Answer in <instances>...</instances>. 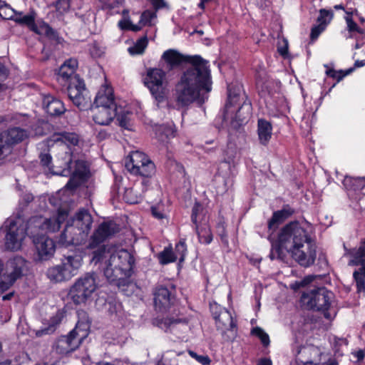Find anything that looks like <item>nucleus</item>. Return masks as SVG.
<instances>
[{
	"label": "nucleus",
	"mask_w": 365,
	"mask_h": 365,
	"mask_svg": "<svg viewBox=\"0 0 365 365\" xmlns=\"http://www.w3.org/2000/svg\"><path fill=\"white\" fill-rule=\"evenodd\" d=\"M1 229L6 232V249L11 251L19 250L27 235L25 225L19 223L14 219H7Z\"/></svg>",
	"instance_id": "obj_12"
},
{
	"label": "nucleus",
	"mask_w": 365,
	"mask_h": 365,
	"mask_svg": "<svg viewBox=\"0 0 365 365\" xmlns=\"http://www.w3.org/2000/svg\"><path fill=\"white\" fill-rule=\"evenodd\" d=\"M282 249L284 248L281 247L279 245L276 247H272L269 254L270 259L272 260L279 259H281L282 261H285L284 258Z\"/></svg>",
	"instance_id": "obj_59"
},
{
	"label": "nucleus",
	"mask_w": 365,
	"mask_h": 365,
	"mask_svg": "<svg viewBox=\"0 0 365 365\" xmlns=\"http://www.w3.org/2000/svg\"><path fill=\"white\" fill-rule=\"evenodd\" d=\"M33 242L35 245L37 259L46 261L51 258L56 251L54 241L44 235L34 237Z\"/></svg>",
	"instance_id": "obj_19"
},
{
	"label": "nucleus",
	"mask_w": 365,
	"mask_h": 365,
	"mask_svg": "<svg viewBox=\"0 0 365 365\" xmlns=\"http://www.w3.org/2000/svg\"><path fill=\"white\" fill-rule=\"evenodd\" d=\"M16 12L6 2H0V16L4 19H11L14 21Z\"/></svg>",
	"instance_id": "obj_45"
},
{
	"label": "nucleus",
	"mask_w": 365,
	"mask_h": 365,
	"mask_svg": "<svg viewBox=\"0 0 365 365\" xmlns=\"http://www.w3.org/2000/svg\"><path fill=\"white\" fill-rule=\"evenodd\" d=\"M43 107L52 116L60 115L66 111L63 103L51 95L43 96Z\"/></svg>",
	"instance_id": "obj_27"
},
{
	"label": "nucleus",
	"mask_w": 365,
	"mask_h": 365,
	"mask_svg": "<svg viewBox=\"0 0 365 365\" xmlns=\"http://www.w3.org/2000/svg\"><path fill=\"white\" fill-rule=\"evenodd\" d=\"M336 83H334L328 88V90H325L326 79H324V83L322 86L320 96L314 102V105H312L311 102L307 101V98H309V97L307 94L305 93L304 89L302 87L301 82L298 80V87L301 91L302 97L304 101L305 110V113L303 114V116L302 118V124L300 125L301 135L302 138L305 139V143L307 144V146L311 150H314V147L312 146L314 142L312 141L311 133L312 128V121L314 118H315L316 113L319 108L321 106L324 97L327 96L331 91V90L336 86Z\"/></svg>",
	"instance_id": "obj_7"
},
{
	"label": "nucleus",
	"mask_w": 365,
	"mask_h": 365,
	"mask_svg": "<svg viewBox=\"0 0 365 365\" xmlns=\"http://www.w3.org/2000/svg\"><path fill=\"white\" fill-rule=\"evenodd\" d=\"M159 261L162 264H167L173 262L178 259V256L173 252L170 248H165L163 252L159 254Z\"/></svg>",
	"instance_id": "obj_44"
},
{
	"label": "nucleus",
	"mask_w": 365,
	"mask_h": 365,
	"mask_svg": "<svg viewBox=\"0 0 365 365\" xmlns=\"http://www.w3.org/2000/svg\"><path fill=\"white\" fill-rule=\"evenodd\" d=\"M10 146L23 141L28 137V132L21 128L14 127L1 133Z\"/></svg>",
	"instance_id": "obj_32"
},
{
	"label": "nucleus",
	"mask_w": 365,
	"mask_h": 365,
	"mask_svg": "<svg viewBox=\"0 0 365 365\" xmlns=\"http://www.w3.org/2000/svg\"><path fill=\"white\" fill-rule=\"evenodd\" d=\"M117 119L121 127L130 130V120L125 115H118Z\"/></svg>",
	"instance_id": "obj_62"
},
{
	"label": "nucleus",
	"mask_w": 365,
	"mask_h": 365,
	"mask_svg": "<svg viewBox=\"0 0 365 365\" xmlns=\"http://www.w3.org/2000/svg\"><path fill=\"white\" fill-rule=\"evenodd\" d=\"M272 125L267 120L259 119L258 120V137L261 144L265 145L272 137Z\"/></svg>",
	"instance_id": "obj_38"
},
{
	"label": "nucleus",
	"mask_w": 365,
	"mask_h": 365,
	"mask_svg": "<svg viewBox=\"0 0 365 365\" xmlns=\"http://www.w3.org/2000/svg\"><path fill=\"white\" fill-rule=\"evenodd\" d=\"M34 200V196L31 193L27 192L24 193L21 196V201L25 203L26 205H27L29 203H30Z\"/></svg>",
	"instance_id": "obj_64"
},
{
	"label": "nucleus",
	"mask_w": 365,
	"mask_h": 365,
	"mask_svg": "<svg viewBox=\"0 0 365 365\" xmlns=\"http://www.w3.org/2000/svg\"><path fill=\"white\" fill-rule=\"evenodd\" d=\"M92 262L103 263L105 277L118 286L132 276L135 266V258L128 250L107 248L104 245L93 252Z\"/></svg>",
	"instance_id": "obj_3"
},
{
	"label": "nucleus",
	"mask_w": 365,
	"mask_h": 365,
	"mask_svg": "<svg viewBox=\"0 0 365 365\" xmlns=\"http://www.w3.org/2000/svg\"><path fill=\"white\" fill-rule=\"evenodd\" d=\"M196 233L200 243L209 245L212 241V234L208 223L195 225Z\"/></svg>",
	"instance_id": "obj_39"
},
{
	"label": "nucleus",
	"mask_w": 365,
	"mask_h": 365,
	"mask_svg": "<svg viewBox=\"0 0 365 365\" xmlns=\"http://www.w3.org/2000/svg\"><path fill=\"white\" fill-rule=\"evenodd\" d=\"M94 106L116 108L113 91L110 86L105 85L101 88L96 96Z\"/></svg>",
	"instance_id": "obj_28"
},
{
	"label": "nucleus",
	"mask_w": 365,
	"mask_h": 365,
	"mask_svg": "<svg viewBox=\"0 0 365 365\" xmlns=\"http://www.w3.org/2000/svg\"><path fill=\"white\" fill-rule=\"evenodd\" d=\"M126 169L135 175L151 178L155 173L153 162L144 153L136 150L131 152L129 160L125 162Z\"/></svg>",
	"instance_id": "obj_11"
},
{
	"label": "nucleus",
	"mask_w": 365,
	"mask_h": 365,
	"mask_svg": "<svg viewBox=\"0 0 365 365\" xmlns=\"http://www.w3.org/2000/svg\"><path fill=\"white\" fill-rule=\"evenodd\" d=\"M252 106L250 103L244 102L238 108L234 118L232 117L230 128L237 130L247 123L251 117Z\"/></svg>",
	"instance_id": "obj_26"
},
{
	"label": "nucleus",
	"mask_w": 365,
	"mask_h": 365,
	"mask_svg": "<svg viewBox=\"0 0 365 365\" xmlns=\"http://www.w3.org/2000/svg\"><path fill=\"white\" fill-rule=\"evenodd\" d=\"M97 287L96 274L86 273L76 280L70 288L68 295L75 304H84L91 297Z\"/></svg>",
	"instance_id": "obj_9"
},
{
	"label": "nucleus",
	"mask_w": 365,
	"mask_h": 365,
	"mask_svg": "<svg viewBox=\"0 0 365 365\" xmlns=\"http://www.w3.org/2000/svg\"><path fill=\"white\" fill-rule=\"evenodd\" d=\"M48 278L54 282H62L71 279L70 272L61 264L52 267L47 271Z\"/></svg>",
	"instance_id": "obj_35"
},
{
	"label": "nucleus",
	"mask_w": 365,
	"mask_h": 365,
	"mask_svg": "<svg viewBox=\"0 0 365 365\" xmlns=\"http://www.w3.org/2000/svg\"><path fill=\"white\" fill-rule=\"evenodd\" d=\"M11 147L5 139L4 137L2 136V133H0V158L6 155L8 153H11Z\"/></svg>",
	"instance_id": "obj_54"
},
{
	"label": "nucleus",
	"mask_w": 365,
	"mask_h": 365,
	"mask_svg": "<svg viewBox=\"0 0 365 365\" xmlns=\"http://www.w3.org/2000/svg\"><path fill=\"white\" fill-rule=\"evenodd\" d=\"M212 90L209 65L190 67L181 75L173 90V108L185 111L194 102L203 104Z\"/></svg>",
	"instance_id": "obj_1"
},
{
	"label": "nucleus",
	"mask_w": 365,
	"mask_h": 365,
	"mask_svg": "<svg viewBox=\"0 0 365 365\" xmlns=\"http://www.w3.org/2000/svg\"><path fill=\"white\" fill-rule=\"evenodd\" d=\"M151 213L153 216L158 220L166 218V212L163 209L162 205H157L151 207Z\"/></svg>",
	"instance_id": "obj_58"
},
{
	"label": "nucleus",
	"mask_w": 365,
	"mask_h": 365,
	"mask_svg": "<svg viewBox=\"0 0 365 365\" xmlns=\"http://www.w3.org/2000/svg\"><path fill=\"white\" fill-rule=\"evenodd\" d=\"M118 226L114 222H103L99 225L91 236L87 245L88 249H95L108 237L118 232Z\"/></svg>",
	"instance_id": "obj_17"
},
{
	"label": "nucleus",
	"mask_w": 365,
	"mask_h": 365,
	"mask_svg": "<svg viewBox=\"0 0 365 365\" xmlns=\"http://www.w3.org/2000/svg\"><path fill=\"white\" fill-rule=\"evenodd\" d=\"M83 314V317L86 318L84 321H78L75 327V328L71 331H75L73 335L78 339H80L81 343L82 341L88 336V331L89 329L90 325L88 320L87 319L86 314L85 312L78 313V315Z\"/></svg>",
	"instance_id": "obj_40"
},
{
	"label": "nucleus",
	"mask_w": 365,
	"mask_h": 365,
	"mask_svg": "<svg viewBox=\"0 0 365 365\" xmlns=\"http://www.w3.org/2000/svg\"><path fill=\"white\" fill-rule=\"evenodd\" d=\"M88 234L84 230L76 226L73 223L68 221L65 229L61 234L58 242L64 247L70 245H80L85 243L88 239Z\"/></svg>",
	"instance_id": "obj_16"
},
{
	"label": "nucleus",
	"mask_w": 365,
	"mask_h": 365,
	"mask_svg": "<svg viewBox=\"0 0 365 365\" xmlns=\"http://www.w3.org/2000/svg\"><path fill=\"white\" fill-rule=\"evenodd\" d=\"M101 4L103 9H111L116 7L118 5V0H98Z\"/></svg>",
	"instance_id": "obj_61"
},
{
	"label": "nucleus",
	"mask_w": 365,
	"mask_h": 365,
	"mask_svg": "<svg viewBox=\"0 0 365 365\" xmlns=\"http://www.w3.org/2000/svg\"><path fill=\"white\" fill-rule=\"evenodd\" d=\"M251 334L257 336L264 346H268L270 343L269 335L260 327H256L251 331Z\"/></svg>",
	"instance_id": "obj_47"
},
{
	"label": "nucleus",
	"mask_w": 365,
	"mask_h": 365,
	"mask_svg": "<svg viewBox=\"0 0 365 365\" xmlns=\"http://www.w3.org/2000/svg\"><path fill=\"white\" fill-rule=\"evenodd\" d=\"M27 269V261L21 256H15L6 262L4 274L16 282L23 277Z\"/></svg>",
	"instance_id": "obj_20"
},
{
	"label": "nucleus",
	"mask_w": 365,
	"mask_h": 365,
	"mask_svg": "<svg viewBox=\"0 0 365 365\" xmlns=\"http://www.w3.org/2000/svg\"><path fill=\"white\" fill-rule=\"evenodd\" d=\"M155 17V14L154 12L146 10L141 14L138 25L141 26V28L146 25H150L152 19H153Z\"/></svg>",
	"instance_id": "obj_49"
},
{
	"label": "nucleus",
	"mask_w": 365,
	"mask_h": 365,
	"mask_svg": "<svg viewBox=\"0 0 365 365\" xmlns=\"http://www.w3.org/2000/svg\"><path fill=\"white\" fill-rule=\"evenodd\" d=\"M316 257L315 228L304 216H298V265L309 267Z\"/></svg>",
	"instance_id": "obj_5"
},
{
	"label": "nucleus",
	"mask_w": 365,
	"mask_h": 365,
	"mask_svg": "<svg viewBox=\"0 0 365 365\" xmlns=\"http://www.w3.org/2000/svg\"><path fill=\"white\" fill-rule=\"evenodd\" d=\"M83 258L81 255L65 256L61 262V267L68 270L71 274V279L77 274L79 268L82 265Z\"/></svg>",
	"instance_id": "obj_33"
},
{
	"label": "nucleus",
	"mask_w": 365,
	"mask_h": 365,
	"mask_svg": "<svg viewBox=\"0 0 365 365\" xmlns=\"http://www.w3.org/2000/svg\"><path fill=\"white\" fill-rule=\"evenodd\" d=\"M77 67L78 61L75 58H69L65 61L61 66L57 76V81L61 86L67 87L68 84L73 83L74 78L82 80L76 74Z\"/></svg>",
	"instance_id": "obj_21"
},
{
	"label": "nucleus",
	"mask_w": 365,
	"mask_h": 365,
	"mask_svg": "<svg viewBox=\"0 0 365 365\" xmlns=\"http://www.w3.org/2000/svg\"><path fill=\"white\" fill-rule=\"evenodd\" d=\"M239 96L237 94H233L231 92V88L228 87V101L227 103L225 105V111L224 113V118H230V113H232L233 111L231 110L232 107L236 104L238 101Z\"/></svg>",
	"instance_id": "obj_46"
},
{
	"label": "nucleus",
	"mask_w": 365,
	"mask_h": 365,
	"mask_svg": "<svg viewBox=\"0 0 365 365\" xmlns=\"http://www.w3.org/2000/svg\"><path fill=\"white\" fill-rule=\"evenodd\" d=\"M297 221H292L284 226L278 234V244L286 250L287 254L296 261L294 257L297 248Z\"/></svg>",
	"instance_id": "obj_15"
},
{
	"label": "nucleus",
	"mask_w": 365,
	"mask_h": 365,
	"mask_svg": "<svg viewBox=\"0 0 365 365\" xmlns=\"http://www.w3.org/2000/svg\"><path fill=\"white\" fill-rule=\"evenodd\" d=\"M342 184L350 200L354 201L361 200V191L365 187V177L346 176Z\"/></svg>",
	"instance_id": "obj_23"
},
{
	"label": "nucleus",
	"mask_w": 365,
	"mask_h": 365,
	"mask_svg": "<svg viewBox=\"0 0 365 365\" xmlns=\"http://www.w3.org/2000/svg\"><path fill=\"white\" fill-rule=\"evenodd\" d=\"M210 309H211L212 314L215 320L216 317H217L219 315L220 312L221 310H225L226 309L222 308L220 305H218L217 304H214L210 305Z\"/></svg>",
	"instance_id": "obj_63"
},
{
	"label": "nucleus",
	"mask_w": 365,
	"mask_h": 365,
	"mask_svg": "<svg viewBox=\"0 0 365 365\" xmlns=\"http://www.w3.org/2000/svg\"><path fill=\"white\" fill-rule=\"evenodd\" d=\"M166 73L159 68H149L143 78L145 86L149 89L151 95L159 103H163L167 98V88L165 83Z\"/></svg>",
	"instance_id": "obj_10"
},
{
	"label": "nucleus",
	"mask_w": 365,
	"mask_h": 365,
	"mask_svg": "<svg viewBox=\"0 0 365 365\" xmlns=\"http://www.w3.org/2000/svg\"><path fill=\"white\" fill-rule=\"evenodd\" d=\"M161 60L166 63L168 70H172L184 62L190 63V67H200L201 64L208 63L200 56H185L175 49H168L164 51Z\"/></svg>",
	"instance_id": "obj_14"
},
{
	"label": "nucleus",
	"mask_w": 365,
	"mask_h": 365,
	"mask_svg": "<svg viewBox=\"0 0 365 365\" xmlns=\"http://www.w3.org/2000/svg\"><path fill=\"white\" fill-rule=\"evenodd\" d=\"M186 251L187 247L185 242L184 241H180L175 245V252H173L178 256V259L179 258L180 261H183Z\"/></svg>",
	"instance_id": "obj_52"
},
{
	"label": "nucleus",
	"mask_w": 365,
	"mask_h": 365,
	"mask_svg": "<svg viewBox=\"0 0 365 365\" xmlns=\"http://www.w3.org/2000/svg\"><path fill=\"white\" fill-rule=\"evenodd\" d=\"M326 29L323 26H321L318 24H315L314 25L312 28H311V31H310V34H309V44H312L314 43L317 40V38H319V36H320V34L325 30Z\"/></svg>",
	"instance_id": "obj_50"
},
{
	"label": "nucleus",
	"mask_w": 365,
	"mask_h": 365,
	"mask_svg": "<svg viewBox=\"0 0 365 365\" xmlns=\"http://www.w3.org/2000/svg\"><path fill=\"white\" fill-rule=\"evenodd\" d=\"M68 212L66 210H58L56 216L46 219L41 225L40 228L48 232H55L59 230L61 225L68 217Z\"/></svg>",
	"instance_id": "obj_30"
},
{
	"label": "nucleus",
	"mask_w": 365,
	"mask_h": 365,
	"mask_svg": "<svg viewBox=\"0 0 365 365\" xmlns=\"http://www.w3.org/2000/svg\"><path fill=\"white\" fill-rule=\"evenodd\" d=\"M93 120L96 124L107 125L117 116L116 108L93 106L91 108Z\"/></svg>",
	"instance_id": "obj_24"
},
{
	"label": "nucleus",
	"mask_w": 365,
	"mask_h": 365,
	"mask_svg": "<svg viewBox=\"0 0 365 365\" xmlns=\"http://www.w3.org/2000/svg\"><path fill=\"white\" fill-rule=\"evenodd\" d=\"M69 221L78 227L80 230L89 234L92 227L93 217L87 210L81 209Z\"/></svg>",
	"instance_id": "obj_31"
},
{
	"label": "nucleus",
	"mask_w": 365,
	"mask_h": 365,
	"mask_svg": "<svg viewBox=\"0 0 365 365\" xmlns=\"http://www.w3.org/2000/svg\"><path fill=\"white\" fill-rule=\"evenodd\" d=\"M70 6V0H58L56 4V11L60 14H64L68 12Z\"/></svg>",
	"instance_id": "obj_53"
},
{
	"label": "nucleus",
	"mask_w": 365,
	"mask_h": 365,
	"mask_svg": "<svg viewBox=\"0 0 365 365\" xmlns=\"http://www.w3.org/2000/svg\"><path fill=\"white\" fill-rule=\"evenodd\" d=\"M54 137V141L59 144L61 150V163L58 167L61 168L57 171L58 175L70 177L69 180L65 185V188L74 190L86 180L89 174L88 163L84 160L77 159L73 156L69 145H76L78 143V137L75 133H58Z\"/></svg>",
	"instance_id": "obj_2"
},
{
	"label": "nucleus",
	"mask_w": 365,
	"mask_h": 365,
	"mask_svg": "<svg viewBox=\"0 0 365 365\" xmlns=\"http://www.w3.org/2000/svg\"><path fill=\"white\" fill-rule=\"evenodd\" d=\"M148 46V39L146 36H143L138 39L133 46L128 48V53L132 55H141L144 53Z\"/></svg>",
	"instance_id": "obj_43"
},
{
	"label": "nucleus",
	"mask_w": 365,
	"mask_h": 365,
	"mask_svg": "<svg viewBox=\"0 0 365 365\" xmlns=\"http://www.w3.org/2000/svg\"><path fill=\"white\" fill-rule=\"evenodd\" d=\"M344 257H348L349 267H359L353 272V280L355 282L356 293H365V238L360 240L359 245L348 248L343 244Z\"/></svg>",
	"instance_id": "obj_8"
},
{
	"label": "nucleus",
	"mask_w": 365,
	"mask_h": 365,
	"mask_svg": "<svg viewBox=\"0 0 365 365\" xmlns=\"http://www.w3.org/2000/svg\"><path fill=\"white\" fill-rule=\"evenodd\" d=\"M4 279L0 282V293H3L9 289L14 284V282L9 278L5 277L3 274Z\"/></svg>",
	"instance_id": "obj_60"
},
{
	"label": "nucleus",
	"mask_w": 365,
	"mask_h": 365,
	"mask_svg": "<svg viewBox=\"0 0 365 365\" xmlns=\"http://www.w3.org/2000/svg\"><path fill=\"white\" fill-rule=\"evenodd\" d=\"M317 277L318 275L314 274L304 276L300 281H298V290H299L300 288L308 287ZM301 292H302L298 291V294H301Z\"/></svg>",
	"instance_id": "obj_51"
},
{
	"label": "nucleus",
	"mask_w": 365,
	"mask_h": 365,
	"mask_svg": "<svg viewBox=\"0 0 365 365\" xmlns=\"http://www.w3.org/2000/svg\"><path fill=\"white\" fill-rule=\"evenodd\" d=\"M70 331L66 336H61L56 341L55 349L60 354H67L78 349L81 344L80 339H77L73 333Z\"/></svg>",
	"instance_id": "obj_25"
},
{
	"label": "nucleus",
	"mask_w": 365,
	"mask_h": 365,
	"mask_svg": "<svg viewBox=\"0 0 365 365\" xmlns=\"http://www.w3.org/2000/svg\"><path fill=\"white\" fill-rule=\"evenodd\" d=\"M344 19L346 23V29L349 33L364 34V30L358 26L353 18L344 17Z\"/></svg>",
	"instance_id": "obj_48"
},
{
	"label": "nucleus",
	"mask_w": 365,
	"mask_h": 365,
	"mask_svg": "<svg viewBox=\"0 0 365 365\" xmlns=\"http://www.w3.org/2000/svg\"><path fill=\"white\" fill-rule=\"evenodd\" d=\"M188 354L192 358L195 359L197 362L202 365H208L211 362V360L207 355H199L193 351H189Z\"/></svg>",
	"instance_id": "obj_56"
},
{
	"label": "nucleus",
	"mask_w": 365,
	"mask_h": 365,
	"mask_svg": "<svg viewBox=\"0 0 365 365\" xmlns=\"http://www.w3.org/2000/svg\"><path fill=\"white\" fill-rule=\"evenodd\" d=\"M324 67L326 68V76L335 79L336 84L354 71V68L336 70L334 63H325L324 64Z\"/></svg>",
	"instance_id": "obj_36"
},
{
	"label": "nucleus",
	"mask_w": 365,
	"mask_h": 365,
	"mask_svg": "<svg viewBox=\"0 0 365 365\" xmlns=\"http://www.w3.org/2000/svg\"><path fill=\"white\" fill-rule=\"evenodd\" d=\"M217 235L220 237L222 242L228 245L227 235L225 230V222H220L216 227Z\"/></svg>",
	"instance_id": "obj_57"
},
{
	"label": "nucleus",
	"mask_w": 365,
	"mask_h": 365,
	"mask_svg": "<svg viewBox=\"0 0 365 365\" xmlns=\"http://www.w3.org/2000/svg\"><path fill=\"white\" fill-rule=\"evenodd\" d=\"M334 293L327 287H314L301 292L298 303L303 310L320 312L327 320H333L329 312Z\"/></svg>",
	"instance_id": "obj_6"
},
{
	"label": "nucleus",
	"mask_w": 365,
	"mask_h": 365,
	"mask_svg": "<svg viewBox=\"0 0 365 365\" xmlns=\"http://www.w3.org/2000/svg\"><path fill=\"white\" fill-rule=\"evenodd\" d=\"M333 17L334 12L331 9H320L317 19V24L326 29Z\"/></svg>",
	"instance_id": "obj_42"
},
{
	"label": "nucleus",
	"mask_w": 365,
	"mask_h": 365,
	"mask_svg": "<svg viewBox=\"0 0 365 365\" xmlns=\"http://www.w3.org/2000/svg\"><path fill=\"white\" fill-rule=\"evenodd\" d=\"M293 213L294 210L289 208V206H286L281 210L274 212L272 218L268 222L269 230L274 231L280 224H282Z\"/></svg>",
	"instance_id": "obj_34"
},
{
	"label": "nucleus",
	"mask_w": 365,
	"mask_h": 365,
	"mask_svg": "<svg viewBox=\"0 0 365 365\" xmlns=\"http://www.w3.org/2000/svg\"><path fill=\"white\" fill-rule=\"evenodd\" d=\"M173 291L172 286L170 288L163 285L157 286L153 292L155 308L160 312L169 308L175 300Z\"/></svg>",
	"instance_id": "obj_22"
},
{
	"label": "nucleus",
	"mask_w": 365,
	"mask_h": 365,
	"mask_svg": "<svg viewBox=\"0 0 365 365\" xmlns=\"http://www.w3.org/2000/svg\"><path fill=\"white\" fill-rule=\"evenodd\" d=\"M191 220L195 225L208 223L209 217L204 207L199 202H195L192 209Z\"/></svg>",
	"instance_id": "obj_37"
},
{
	"label": "nucleus",
	"mask_w": 365,
	"mask_h": 365,
	"mask_svg": "<svg viewBox=\"0 0 365 365\" xmlns=\"http://www.w3.org/2000/svg\"><path fill=\"white\" fill-rule=\"evenodd\" d=\"M256 86L259 95L264 101L273 115H283L289 109L285 98L280 92V83L269 77L264 70L256 74Z\"/></svg>",
	"instance_id": "obj_4"
},
{
	"label": "nucleus",
	"mask_w": 365,
	"mask_h": 365,
	"mask_svg": "<svg viewBox=\"0 0 365 365\" xmlns=\"http://www.w3.org/2000/svg\"><path fill=\"white\" fill-rule=\"evenodd\" d=\"M35 12H31L26 15L17 13L14 21L18 24L27 26L31 31L38 35H45L49 39L57 40L58 33L43 20L35 21Z\"/></svg>",
	"instance_id": "obj_13"
},
{
	"label": "nucleus",
	"mask_w": 365,
	"mask_h": 365,
	"mask_svg": "<svg viewBox=\"0 0 365 365\" xmlns=\"http://www.w3.org/2000/svg\"><path fill=\"white\" fill-rule=\"evenodd\" d=\"M118 25L123 30L125 29L130 30L133 31H138L141 29V26L133 24L130 20L120 21Z\"/></svg>",
	"instance_id": "obj_55"
},
{
	"label": "nucleus",
	"mask_w": 365,
	"mask_h": 365,
	"mask_svg": "<svg viewBox=\"0 0 365 365\" xmlns=\"http://www.w3.org/2000/svg\"><path fill=\"white\" fill-rule=\"evenodd\" d=\"M215 323L217 329H220L222 333L230 331L234 332L233 336L235 334L237 324L228 310H221L219 315L216 317Z\"/></svg>",
	"instance_id": "obj_29"
},
{
	"label": "nucleus",
	"mask_w": 365,
	"mask_h": 365,
	"mask_svg": "<svg viewBox=\"0 0 365 365\" xmlns=\"http://www.w3.org/2000/svg\"><path fill=\"white\" fill-rule=\"evenodd\" d=\"M67 88L68 96L73 103L80 110H84L89 105V99L86 97V89L83 80L73 79L72 84Z\"/></svg>",
	"instance_id": "obj_18"
},
{
	"label": "nucleus",
	"mask_w": 365,
	"mask_h": 365,
	"mask_svg": "<svg viewBox=\"0 0 365 365\" xmlns=\"http://www.w3.org/2000/svg\"><path fill=\"white\" fill-rule=\"evenodd\" d=\"M61 153H59L58 155V159L56 160V165L53 166L52 165V158L48 153H41L40 155L41 163L43 166H45L48 168V170L52 172L55 175H58L57 171H60L61 168L58 167L59 163H61Z\"/></svg>",
	"instance_id": "obj_41"
}]
</instances>
